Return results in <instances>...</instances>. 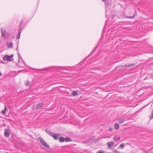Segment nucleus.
I'll list each match as a JSON object with an SVG mask.
<instances>
[{
	"label": "nucleus",
	"instance_id": "f257e3e1",
	"mask_svg": "<svg viewBox=\"0 0 153 153\" xmlns=\"http://www.w3.org/2000/svg\"><path fill=\"white\" fill-rule=\"evenodd\" d=\"M45 131H46L48 134L52 136L55 140H58V136L60 135V134L53 133L50 130L47 129H46Z\"/></svg>",
	"mask_w": 153,
	"mask_h": 153
},
{
	"label": "nucleus",
	"instance_id": "dca6fc26",
	"mask_svg": "<svg viewBox=\"0 0 153 153\" xmlns=\"http://www.w3.org/2000/svg\"><path fill=\"white\" fill-rule=\"evenodd\" d=\"M25 85L26 86H28L30 85V83L28 80L26 81L25 82Z\"/></svg>",
	"mask_w": 153,
	"mask_h": 153
},
{
	"label": "nucleus",
	"instance_id": "39448f33",
	"mask_svg": "<svg viewBox=\"0 0 153 153\" xmlns=\"http://www.w3.org/2000/svg\"><path fill=\"white\" fill-rule=\"evenodd\" d=\"M10 135V130L8 127V129H5L4 130V135L5 137H9Z\"/></svg>",
	"mask_w": 153,
	"mask_h": 153
},
{
	"label": "nucleus",
	"instance_id": "4468645a",
	"mask_svg": "<svg viewBox=\"0 0 153 153\" xmlns=\"http://www.w3.org/2000/svg\"><path fill=\"white\" fill-rule=\"evenodd\" d=\"M124 121V119H121V118H119L118 119V122L120 124H121Z\"/></svg>",
	"mask_w": 153,
	"mask_h": 153
},
{
	"label": "nucleus",
	"instance_id": "6e6552de",
	"mask_svg": "<svg viewBox=\"0 0 153 153\" xmlns=\"http://www.w3.org/2000/svg\"><path fill=\"white\" fill-rule=\"evenodd\" d=\"M22 31V29H19L18 30V32L16 36V39H19L20 38V35Z\"/></svg>",
	"mask_w": 153,
	"mask_h": 153
},
{
	"label": "nucleus",
	"instance_id": "f3484780",
	"mask_svg": "<svg viewBox=\"0 0 153 153\" xmlns=\"http://www.w3.org/2000/svg\"><path fill=\"white\" fill-rule=\"evenodd\" d=\"M114 127L117 130L119 128V125L117 123H115L114 125Z\"/></svg>",
	"mask_w": 153,
	"mask_h": 153
},
{
	"label": "nucleus",
	"instance_id": "cd10ccee",
	"mask_svg": "<svg viewBox=\"0 0 153 153\" xmlns=\"http://www.w3.org/2000/svg\"><path fill=\"white\" fill-rule=\"evenodd\" d=\"M19 56H20L19 54Z\"/></svg>",
	"mask_w": 153,
	"mask_h": 153
},
{
	"label": "nucleus",
	"instance_id": "423d86ee",
	"mask_svg": "<svg viewBox=\"0 0 153 153\" xmlns=\"http://www.w3.org/2000/svg\"><path fill=\"white\" fill-rule=\"evenodd\" d=\"M1 36L3 37H5L7 35L8 33L4 30H1Z\"/></svg>",
	"mask_w": 153,
	"mask_h": 153
},
{
	"label": "nucleus",
	"instance_id": "5701e85b",
	"mask_svg": "<svg viewBox=\"0 0 153 153\" xmlns=\"http://www.w3.org/2000/svg\"><path fill=\"white\" fill-rule=\"evenodd\" d=\"M113 130V129L112 128H110L108 129V131H110L111 132Z\"/></svg>",
	"mask_w": 153,
	"mask_h": 153
},
{
	"label": "nucleus",
	"instance_id": "20e7f679",
	"mask_svg": "<svg viewBox=\"0 0 153 153\" xmlns=\"http://www.w3.org/2000/svg\"><path fill=\"white\" fill-rule=\"evenodd\" d=\"M44 104L42 103H40L36 106V105H33V108L34 109H39L41 108L44 106Z\"/></svg>",
	"mask_w": 153,
	"mask_h": 153
},
{
	"label": "nucleus",
	"instance_id": "aec40b11",
	"mask_svg": "<svg viewBox=\"0 0 153 153\" xmlns=\"http://www.w3.org/2000/svg\"><path fill=\"white\" fill-rule=\"evenodd\" d=\"M124 144L123 143H121L119 146V147L120 148L122 149H123L124 148Z\"/></svg>",
	"mask_w": 153,
	"mask_h": 153
},
{
	"label": "nucleus",
	"instance_id": "f03ea898",
	"mask_svg": "<svg viewBox=\"0 0 153 153\" xmlns=\"http://www.w3.org/2000/svg\"><path fill=\"white\" fill-rule=\"evenodd\" d=\"M13 55H11V56L5 55L3 58V59L4 61H8L9 62L12 61L13 60Z\"/></svg>",
	"mask_w": 153,
	"mask_h": 153
},
{
	"label": "nucleus",
	"instance_id": "0eeeda50",
	"mask_svg": "<svg viewBox=\"0 0 153 153\" xmlns=\"http://www.w3.org/2000/svg\"><path fill=\"white\" fill-rule=\"evenodd\" d=\"M107 144L108 148H110L113 146L114 144V143L113 141H110L108 142Z\"/></svg>",
	"mask_w": 153,
	"mask_h": 153
},
{
	"label": "nucleus",
	"instance_id": "1a4fd4ad",
	"mask_svg": "<svg viewBox=\"0 0 153 153\" xmlns=\"http://www.w3.org/2000/svg\"><path fill=\"white\" fill-rule=\"evenodd\" d=\"M7 47L8 48H12L13 46V44L12 42H10V43H7Z\"/></svg>",
	"mask_w": 153,
	"mask_h": 153
},
{
	"label": "nucleus",
	"instance_id": "9b49d317",
	"mask_svg": "<svg viewBox=\"0 0 153 153\" xmlns=\"http://www.w3.org/2000/svg\"><path fill=\"white\" fill-rule=\"evenodd\" d=\"M113 140L116 141H118L120 140V137H117L116 136H115L114 137Z\"/></svg>",
	"mask_w": 153,
	"mask_h": 153
},
{
	"label": "nucleus",
	"instance_id": "7ed1b4c3",
	"mask_svg": "<svg viewBox=\"0 0 153 153\" xmlns=\"http://www.w3.org/2000/svg\"><path fill=\"white\" fill-rule=\"evenodd\" d=\"M39 139L40 140L42 144L44 147L46 148H50L49 146L47 144V143L41 137H39Z\"/></svg>",
	"mask_w": 153,
	"mask_h": 153
},
{
	"label": "nucleus",
	"instance_id": "393cba45",
	"mask_svg": "<svg viewBox=\"0 0 153 153\" xmlns=\"http://www.w3.org/2000/svg\"><path fill=\"white\" fill-rule=\"evenodd\" d=\"M98 153H103V151H102V152H101L100 151H99Z\"/></svg>",
	"mask_w": 153,
	"mask_h": 153
},
{
	"label": "nucleus",
	"instance_id": "9d476101",
	"mask_svg": "<svg viewBox=\"0 0 153 153\" xmlns=\"http://www.w3.org/2000/svg\"><path fill=\"white\" fill-rule=\"evenodd\" d=\"M7 111L8 110L7 107L6 105H5L4 107V109L2 111L1 113L3 114H5L6 112H7Z\"/></svg>",
	"mask_w": 153,
	"mask_h": 153
},
{
	"label": "nucleus",
	"instance_id": "4be33fe9",
	"mask_svg": "<svg viewBox=\"0 0 153 153\" xmlns=\"http://www.w3.org/2000/svg\"><path fill=\"white\" fill-rule=\"evenodd\" d=\"M114 153H121L120 152H118L116 150H114Z\"/></svg>",
	"mask_w": 153,
	"mask_h": 153
},
{
	"label": "nucleus",
	"instance_id": "bb28decb",
	"mask_svg": "<svg viewBox=\"0 0 153 153\" xmlns=\"http://www.w3.org/2000/svg\"><path fill=\"white\" fill-rule=\"evenodd\" d=\"M98 92H96L95 93V94H98Z\"/></svg>",
	"mask_w": 153,
	"mask_h": 153
},
{
	"label": "nucleus",
	"instance_id": "b1692460",
	"mask_svg": "<svg viewBox=\"0 0 153 153\" xmlns=\"http://www.w3.org/2000/svg\"><path fill=\"white\" fill-rule=\"evenodd\" d=\"M153 118V113H152V117H151L150 118V119L151 120Z\"/></svg>",
	"mask_w": 153,
	"mask_h": 153
},
{
	"label": "nucleus",
	"instance_id": "ddd939ff",
	"mask_svg": "<svg viewBox=\"0 0 153 153\" xmlns=\"http://www.w3.org/2000/svg\"><path fill=\"white\" fill-rule=\"evenodd\" d=\"M59 140L60 142H63L64 141H65V138H64L63 137H59Z\"/></svg>",
	"mask_w": 153,
	"mask_h": 153
},
{
	"label": "nucleus",
	"instance_id": "f8f14e48",
	"mask_svg": "<svg viewBox=\"0 0 153 153\" xmlns=\"http://www.w3.org/2000/svg\"><path fill=\"white\" fill-rule=\"evenodd\" d=\"M135 65V64L134 63H132L129 65L126 64L125 65L123 66V67L125 66L127 67H132Z\"/></svg>",
	"mask_w": 153,
	"mask_h": 153
},
{
	"label": "nucleus",
	"instance_id": "a211bd4d",
	"mask_svg": "<svg viewBox=\"0 0 153 153\" xmlns=\"http://www.w3.org/2000/svg\"><path fill=\"white\" fill-rule=\"evenodd\" d=\"M23 21L22 20H21V21L19 25V29H21L22 27V25L23 23Z\"/></svg>",
	"mask_w": 153,
	"mask_h": 153
},
{
	"label": "nucleus",
	"instance_id": "a878e982",
	"mask_svg": "<svg viewBox=\"0 0 153 153\" xmlns=\"http://www.w3.org/2000/svg\"><path fill=\"white\" fill-rule=\"evenodd\" d=\"M107 0H102V1L103 2H105V1H106Z\"/></svg>",
	"mask_w": 153,
	"mask_h": 153
},
{
	"label": "nucleus",
	"instance_id": "412c9836",
	"mask_svg": "<svg viewBox=\"0 0 153 153\" xmlns=\"http://www.w3.org/2000/svg\"><path fill=\"white\" fill-rule=\"evenodd\" d=\"M135 15V14H134V16H126V18H127L133 19Z\"/></svg>",
	"mask_w": 153,
	"mask_h": 153
},
{
	"label": "nucleus",
	"instance_id": "2eb2a0df",
	"mask_svg": "<svg viewBox=\"0 0 153 153\" xmlns=\"http://www.w3.org/2000/svg\"><path fill=\"white\" fill-rule=\"evenodd\" d=\"M72 140L69 137H67L65 138V141L70 142L72 141Z\"/></svg>",
	"mask_w": 153,
	"mask_h": 153
},
{
	"label": "nucleus",
	"instance_id": "6ab92c4d",
	"mask_svg": "<svg viewBox=\"0 0 153 153\" xmlns=\"http://www.w3.org/2000/svg\"><path fill=\"white\" fill-rule=\"evenodd\" d=\"M72 95L74 96H75L77 94V92L75 91L72 92Z\"/></svg>",
	"mask_w": 153,
	"mask_h": 153
}]
</instances>
